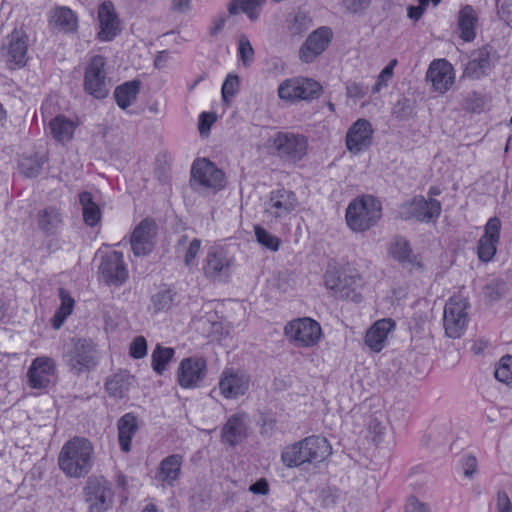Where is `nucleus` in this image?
<instances>
[{
  "mask_svg": "<svg viewBox=\"0 0 512 512\" xmlns=\"http://www.w3.org/2000/svg\"><path fill=\"white\" fill-rule=\"evenodd\" d=\"M99 360L98 345L91 338L74 336L63 346L62 362L74 376L93 371Z\"/></svg>",
  "mask_w": 512,
  "mask_h": 512,
  "instance_id": "obj_1",
  "label": "nucleus"
},
{
  "mask_svg": "<svg viewBox=\"0 0 512 512\" xmlns=\"http://www.w3.org/2000/svg\"><path fill=\"white\" fill-rule=\"evenodd\" d=\"M331 454V445L325 437L308 436L281 452V461L288 468L299 467L305 463H319Z\"/></svg>",
  "mask_w": 512,
  "mask_h": 512,
  "instance_id": "obj_2",
  "label": "nucleus"
},
{
  "mask_svg": "<svg viewBox=\"0 0 512 512\" xmlns=\"http://www.w3.org/2000/svg\"><path fill=\"white\" fill-rule=\"evenodd\" d=\"M93 452V445L88 439L74 437L63 445L58 458L59 467L69 477H84L92 468Z\"/></svg>",
  "mask_w": 512,
  "mask_h": 512,
  "instance_id": "obj_3",
  "label": "nucleus"
},
{
  "mask_svg": "<svg viewBox=\"0 0 512 512\" xmlns=\"http://www.w3.org/2000/svg\"><path fill=\"white\" fill-rule=\"evenodd\" d=\"M382 217L380 201L372 195L354 198L347 206L345 220L347 226L357 233H362L375 226Z\"/></svg>",
  "mask_w": 512,
  "mask_h": 512,
  "instance_id": "obj_4",
  "label": "nucleus"
},
{
  "mask_svg": "<svg viewBox=\"0 0 512 512\" xmlns=\"http://www.w3.org/2000/svg\"><path fill=\"white\" fill-rule=\"evenodd\" d=\"M270 142L275 155L285 162L296 163L307 154L308 140L299 133L279 131Z\"/></svg>",
  "mask_w": 512,
  "mask_h": 512,
  "instance_id": "obj_5",
  "label": "nucleus"
},
{
  "mask_svg": "<svg viewBox=\"0 0 512 512\" xmlns=\"http://www.w3.org/2000/svg\"><path fill=\"white\" fill-rule=\"evenodd\" d=\"M298 199L296 194L288 189L279 188L269 193L264 204V214L273 224L282 223L296 210Z\"/></svg>",
  "mask_w": 512,
  "mask_h": 512,
  "instance_id": "obj_6",
  "label": "nucleus"
},
{
  "mask_svg": "<svg viewBox=\"0 0 512 512\" xmlns=\"http://www.w3.org/2000/svg\"><path fill=\"white\" fill-rule=\"evenodd\" d=\"M28 37L23 30L14 29L7 35L0 47V59L10 70L24 67L27 64Z\"/></svg>",
  "mask_w": 512,
  "mask_h": 512,
  "instance_id": "obj_7",
  "label": "nucleus"
},
{
  "mask_svg": "<svg viewBox=\"0 0 512 512\" xmlns=\"http://www.w3.org/2000/svg\"><path fill=\"white\" fill-rule=\"evenodd\" d=\"M440 213L441 203L434 198L426 199L422 195L402 203L398 208V217L405 221L415 219L429 223L437 219Z\"/></svg>",
  "mask_w": 512,
  "mask_h": 512,
  "instance_id": "obj_8",
  "label": "nucleus"
},
{
  "mask_svg": "<svg viewBox=\"0 0 512 512\" xmlns=\"http://www.w3.org/2000/svg\"><path fill=\"white\" fill-rule=\"evenodd\" d=\"M233 261V257L222 246H212L204 259L203 273L213 282H227L231 276Z\"/></svg>",
  "mask_w": 512,
  "mask_h": 512,
  "instance_id": "obj_9",
  "label": "nucleus"
},
{
  "mask_svg": "<svg viewBox=\"0 0 512 512\" xmlns=\"http://www.w3.org/2000/svg\"><path fill=\"white\" fill-rule=\"evenodd\" d=\"M469 303L460 296H453L444 308L443 324L445 333L450 338H459L467 325V308Z\"/></svg>",
  "mask_w": 512,
  "mask_h": 512,
  "instance_id": "obj_10",
  "label": "nucleus"
},
{
  "mask_svg": "<svg viewBox=\"0 0 512 512\" xmlns=\"http://www.w3.org/2000/svg\"><path fill=\"white\" fill-rule=\"evenodd\" d=\"M277 92L279 98L286 101L310 100L320 95L321 86L313 79L294 77L282 81Z\"/></svg>",
  "mask_w": 512,
  "mask_h": 512,
  "instance_id": "obj_11",
  "label": "nucleus"
},
{
  "mask_svg": "<svg viewBox=\"0 0 512 512\" xmlns=\"http://www.w3.org/2000/svg\"><path fill=\"white\" fill-rule=\"evenodd\" d=\"M105 65V58L95 55L85 69L84 90L96 99H104L109 94Z\"/></svg>",
  "mask_w": 512,
  "mask_h": 512,
  "instance_id": "obj_12",
  "label": "nucleus"
},
{
  "mask_svg": "<svg viewBox=\"0 0 512 512\" xmlns=\"http://www.w3.org/2000/svg\"><path fill=\"white\" fill-rule=\"evenodd\" d=\"M89 512H105L113 502L114 493L104 477H91L84 488Z\"/></svg>",
  "mask_w": 512,
  "mask_h": 512,
  "instance_id": "obj_13",
  "label": "nucleus"
},
{
  "mask_svg": "<svg viewBox=\"0 0 512 512\" xmlns=\"http://www.w3.org/2000/svg\"><path fill=\"white\" fill-rule=\"evenodd\" d=\"M191 183L207 189L221 190L225 187V174L210 160L197 159L191 168Z\"/></svg>",
  "mask_w": 512,
  "mask_h": 512,
  "instance_id": "obj_14",
  "label": "nucleus"
},
{
  "mask_svg": "<svg viewBox=\"0 0 512 512\" xmlns=\"http://www.w3.org/2000/svg\"><path fill=\"white\" fill-rule=\"evenodd\" d=\"M285 334L297 346L310 347L318 343L321 337V326L311 318H299L285 326Z\"/></svg>",
  "mask_w": 512,
  "mask_h": 512,
  "instance_id": "obj_15",
  "label": "nucleus"
},
{
  "mask_svg": "<svg viewBox=\"0 0 512 512\" xmlns=\"http://www.w3.org/2000/svg\"><path fill=\"white\" fill-rule=\"evenodd\" d=\"M98 271L101 279L108 286L119 287L128 278L123 253L116 250L102 256Z\"/></svg>",
  "mask_w": 512,
  "mask_h": 512,
  "instance_id": "obj_16",
  "label": "nucleus"
},
{
  "mask_svg": "<svg viewBox=\"0 0 512 512\" xmlns=\"http://www.w3.org/2000/svg\"><path fill=\"white\" fill-rule=\"evenodd\" d=\"M207 363L202 357H187L181 360L177 370V382L184 389H194L206 377Z\"/></svg>",
  "mask_w": 512,
  "mask_h": 512,
  "instance_id": "obj_17",
  "label": "nucleus"
},
{
  "mask_svg": "<svg viewBox=\"0 0 512 512\" xmlns=\"http://www.w3.org/2000/svg\"><path fill=\"white\" fill-rule=\"evenodd\" d=\"M157 225L153 219H143L134 229L131 236V249L135 256H146L154 248Z\"/></svg>",
  "mask_w": 512,
  "mask_h": 512,
  "instance_id": "obj_18",
  "label": "nucleus"
},
{
  "mask_svg": "<svg viewBox=\"0 0 512 512\" xmlns=\"http://www.w3.org/2000/svg\"><path fill=\"white\" fill-rule=\"evenodd\" d=\"M332 30L327 26L314 30L302 44L299 57L304 63H311L322 54L332 39Z\"/></svg>",
  "mask_w": 512,
  "mask_h": 512,
  "instance_id": "obj_19",
  "label": "nucleus"
},
{
  "mask_svg": "<svg viewBox=\"0 0 512 512\" xmlns=\"http://www.w3.org/2000/svg\"><path fill=\"white\" fill-rule=\"evenodd\" d=\"M56 372V362L48 356H39L33 359L28 372V384L33 389L47 388L51 377Z\"/></svg>",
  "mask_w": 512,
  "mask_h": 512,
  "instance_id": "obj_20",
  "label": "nucleus"
},
{
  "mask_svg": "<svg viewBox=\"0 0 512 512\" xmlns=\"http://www.w3.org/2000/svg\"><path fill=\"white\" fill-rule=\"evenodd\" d=\"M374 130L366 119H358L348 129L346 134V147L353 154H358L368 148L372 143Z\"/></svg>",
  "mask_w": 512,
  "mask_h": 512,
  "instance_id": "obj_21",
  "label": "nucleus"
},
{
  "mask_svg": "<svg viewBox=\"0 0 512 512\" xmlns=\"http://www.w3.org/2000/svg\"><path fill=\"white\" fill-rule=\"evenodd\" d=\"M501 222L492 217L485 225V231L478 241V257L483 262H489L496 253V244L499 241Z\"/></svg>",
  "mask_w": 512,
  "mask_h": 512,
  "instance_id": "obj_22",
  "label": "nucleus"
},
{
  "mask_svg": "<svg viewBox=\"0 0 512 512\" xmlns=\"http://www.w3.org/2000/svg\"><path fill=\"white\" fill-rule=\"evenodd\" d=\"M426 78L432 83L435 91L446 92L454 81L451 64L445 59L434 60L428 68Z\"/></svg>",
  "mask_w": 512,
  "mask_h": 512,
  "instance_id": "obj_23",
  "label": "nucleus"
},
{
  "mask_svg": "<svg viewBox=\"0 0 512 512\" xmlns=\"http://www.w3.org/2000/svg\"><path fill=\"white\" fill-rule=\"evenodd\" d=\"M249 388V378L241 372L224 371L219 382L221 394L227 399H235L246 393Z\"/></svg>",
  "mask_w": 512,
  "mask_h": 512,
  "instance_id": "obj_24",
  "label": "nucleus"
},
{
  "mask_svg": "<svg viewBox=\"0 0 512 512\" xmlns=\"http://www.w3.org/2000/svg\"><path fill=\"white\" fill-rule=\"evenodd\" d=\"M496 51L489 45H485L473 53V58L466 64L465 74L473 79H480L487 75L492 68V57Z\"/></svg>",
  "mask_w": 512,
  "mask_h": 512,
  "instance_id": "obj_25",
  "label": "nucleus"
},
{
  "mask_svg": "<svg viewBox=\"0 0 512 512\" xmlns=\"http://www.w3.org/2000/svg\"><path fill=\"white\" fill-rule=\"evenodd\" d=\"M100 31L98 39L101 41H112L119 33V20L110 1L103 2L98 11Z\"/></svg>",
  "mask_w": 512,
  "mask_h": 512,
  "instance_id": "obj_26",
  "label": "nucleus"
},
{
  "mask_svg": "<svg viewBox=\"0 0 512 512\" xmlns=\"http://www.w3.org/2000/svg\"><path fill=\"white\" fill-rule=\"evenodd\" d=\"M35 221L38 229L46 236L56 235L62 228L64 217L59 207L46 206L37 211Z\"/></svg>",
  "mask_w": 512,
  "mask_h": 512,
  "instance_id": "obj_27",
  "label": "nucleus"
},
{
  "mask_svg": "<svg viewBox=\"0 0 512 512\" xmlns=\"http://www.w3.org/2000/svg\"><path fill=\"white\" fill-rule=\"evenodd\" d=\"M183 457L180 454H172L161 460L156 472L158 479L163 486L173 487L180 478Z\"/></svg>",
  "mask_w": 512,
  "mask_h": 512,
  "instance_id": "obj_28",
  "label": "nucleus"
},
{
  "mask_svg": "<svg viewBox=\"0 0 512 512\" xmlns=\"http://www.w3.org/2000/svg\"><path fill=\"white\" fill-rule=\"evenodd\" d=\"M479 17L471 5L462 6L457 13V30L464 42H472L476 38V27Z\"/></svg>",
  "mask_w": 512,
  "mask_h": 512,
  "instance_id": "obj_29",
  "label": "nucleus"
},
{
  "mask_svg": "<svg viewBox=\"0 0 512 512\" xmlns=\"http://www.w3.org/2000/svg\"><path fill=\"white\" fill-rule=\"evenodd\" d=\"M78 123L65 115H57L48 124V134L55 142L64 144L73 139Z\"/></svg>",
  "mask_w": 512,
  "mask_h": 512,
  "instance_id": "obj_30",
  "label": "nucleus"
},
{
  "mask_svg": "<svg viewBox=\"0 0 512 512\" xmlns=\"http://www.w3.org/2000/svg\"><path fill=\"white\" fill-rule=\"evenodd\" d=\"M395 327V322L390 318L376 321L367 331L365 344L375 352H380L388 333Z\"/></svg>",
  "mask_w": 512,
  "mask_h": 512,
  "instance_id": "obj_31",
  "label": "nucleus"
},
{
  "mask_svg": "<svg viewBox=\"0 0 512 512\" xmlns=\"http://www.w3.org/2000/svg\"><path fill=\"white\" fill-rule=\"evenodd\" d=\"M117 429L121 451L130 452L132 439L139 429L137 416L132 412L124 414L117 421Z\"/></svg>",
  "mask_w": 512,
  "mask_h": 512,
  "instance_id": "obj_32",
  "label": "nucleus"
},
{
  "mask_svg": "<svg viewBox=\"0 0 512 512\" xmlns=\"http://www.w3.org/2000/svg\"><path fill=\"white\" fill-rule=\"evenodd\" d=\"M222 441L230 446H236L247 437V426L244 416L232 415L223 426L221 431Z\"/></svg>",
  "mask_w": 512,
  "mask_h": 512,
  "instance_id": "obj_33",
  "label": "nucleus"
},
{
  "mask_svg": "<svg viewBox=\"0 0 512 512\" xmlns=\"http://www.w3.org/2000/svg\"><path fill=\"white\" fill-rule=\"evenodd\" d=\"M49 26L53 30L64 33L74 32L77 29V17L68 7H56L49 14Z\"/></svg>",
  "mask_w": 512,
  "mask_h": 512,
  "instance_id": "obj_34",
  "label": "nucleus"
},
{
  "mask_svg": "<svg viewBox=\"0 0 512 512\" xmlns=\"http://www.w3.org/2000/svg\"><path fill=\"white\" fill-rule=\"evenodd\" d=\"M363 280L360 275H345L340 286L334 293L339 299L350 300L355 303L362 301L361 288Z\"/></svg>",
  "mask_w": 512,
  "mask_h": 512,
  "instance_id": "obj_35",
  "label": "nucleus"
},
{
  "mask_svg": "<svg viewBox=\"0 0 512 512\" xmlns=\"http://www.w3.org/2000/svg\"><path fill=\"white\" fill-rule=\"evenodd\" d=\"M132 384V376L126 372L115 373L105 382V390L108 395L115 399L124 398Z\"/></svg>",
  "mask_w": 512,
  "mask_h": 512,
  "instance_id": "obj_36",
  "label": "nucleus"
},
{
  "mask_svg": "<svg viewBox=\"0 0 512 512\" xmlns=\"http://www.w3.org/2000/svg\"><path fill=\"white\" fill-rule=\"evenodd\" d=\"M140 85L141 83L139 80H131L115 88L114 98L121 109L128 108L132 102L136 100L140 91Z\"/></svg>",
  "mask_w": 512,
  "mask_h": 512,
  "instance_id": "obj_37",
  "label": "nucleus"
},
{
  "mask_svg": "<svg viewBox=\"0 0 512 512\" xmlns=\"http://www.w3.org/2000/svg\"><path fill=\"white\" fill-rule=\"evenodd\" d=\"M390 253L394 259L403 265L416 266L421 268V263L417 257L412 253L409 242L404 238H397L390 248Z\"/></svg>",
  "mask_w": 512,
  "mask_h": 512,
  "instance_id": "obj_38",
  "label": "nucleus"
},
{
  "mask_svg": "<svg viewBox=\"0 0 512 512\" xmlns=\"http://www.w3.org/2000/svg\"><path fill=\"white\" fill-rule=\"evenodd\" d=\"M79 203L82 207L84 223L90 227L96 226L101 219V210L93 196L88 191H83L79 194Z\"/></svg>",
  "mask_w": 512,
  "mask_h": 512,
  "instance_id": "obj_39",
  "label": "nucleus"
},
{
  "mask_svg": "<svg viewBox=\"0 0 512 512\" xmlns=\"http://www.w3.org/2000/svg\"><path fill=\"white\" fill-rule=\"evenodd\" d=\"M265 0H231L228 5L230 15H236L239 11L245 13L251 21L259 18V7Z\"/></svg>",
  "mask_w": 512,
  "mask_h": 512,
  "instance_id": "obj_40",
  "label": "nucleus"
},
{
  "mask_svg": "<svg viewBox=\"0 0 512 512\" xmlns=\"http://www.w3.org/2000/svg\"><path fill=\"white\" fill-rule=\"evenodd\" d=\"M174 355L175 350L173 348L163 347L160 344H157L151 355V365L153 370L158 375H162Z\"/></svg>",
  "mask_w": 512,
  "mask_h": 512,
  "instance_id": "obj_41",
  "label": "nucleus"
},
{
  "mask_svg": "<svg viewBox=\"0 0 512 512\" xmlns=\"http://www.w3.org/2000/svg\"><path fill=\"white\" fill-rule=\"evenodd\" d=\"M176 293L171 289H162L151 296V307L154 313L171 309Z\"/></svg>",
  "mask_w": 512,
  "mask_h": 512,
  "instance_id": "obj_42",
  "label": "nucleus"
},
{
  "mask_svg": "<svg viewBox=\"0 0 512 512\" xmlns=\"http://www.w3.org/2000/svg\"><path fill=\"white\" fill-rule=\"evenodd\" d=\"M43 164V159L37 155L31 157H23L19 162V169L21 173L26 177L33 178L39 175Z\"/></svg>",
  "mask_w": 512,
  "mask_h": 512,
  "instance_id": "obj_43",
  "label": "nucleus"
},
{
  "mask_svg": "<svg viewBox=\"0 0 512 512\" xmlns=\"http://www.w3.org/2000/svg\"><path fill=\"white\" fill-rule=\"evenodd\" d=\"M254 232L256 240L259 244L273 252L278 251L281 240L277 236L271 234L260 225H256L254 227Z\"/></svg>",
  "mask_w": 512,
  "mask_h": 512,
  "instance_id": "obj_44",
  "label": "nucleus"
},
{
  "mask_svg": "<svg viewBox=\"0 0 512 512\" xmlns=\"http://www.w3.org/2000/svg\"><path fill=\"white\" fill-rule=\"evenodd\" d=\"M495 378L508 386H512V356H503L494 371Z\"/></svg>",
  "mask_w": 512,
  "mask_h": 512,
  "instance_id": "obj_45",
  "label": "nucleus"
},
{
  "mask_svg": "<svg viewBox=\"0 0 512 512\" xmlns=\"http://www.w3.org/2000/svg\"><path fill=\"white\" fill-rule=\"evenodd\" d=\"M368 431L371 435H373V440L375 442H380L382 440L383 435L386 431V424L383 419V414H374L370 416L367 422Z\"/></svg>",
  "mask_w": 512,
  "mask_h": 512,
  "instance_id": "obj_46",
  "label": "nucleus"
},
{
  "mask_svg": "<svg viewBox=\"0 0 512 512\" xmlns=\"http://www.w3.org/2000/svg\"><path fill=\"white\" fill-rule=\"evenodd\" d=\"M506 293V285L503 281L492 280L485 285L484 295L490 301H497Z\"/></svg>",
  "mask_w": 512,
  "mask_h": 512,
  "instance_id": "obj_47",
  "label": "nucleus"
},
{
  "mask_svg": "<svg viewBox=\"0 0 512 512\" xmlns=\"http://www.w3.org/2000/svg\"><path fill=\"white\" fill-rule=\"evenodd\" d=\"M238 54L244 66L250 65L254 59V49L245 35L239 38Z\"/></svg>",
  "mask_w": 512,
  "mask_h": 512,
  "instance_id": "obj_48",
  "label": "nucleus"
},
{
  "mask_svg": "<svg viewBox=\"0 0 512 512\" xmlns=\"http://www.w3.org/2000/svg\"><path fill=\"white\" fill-rule=\"evenodd\" d=\"M239 77L237 75L229 74L222 85V98L225 102L233 98L239 87Z\"/></svg>",
  "mask_w": 512,
  "mask_h": 512,
  "instance_id": "obj_49",
  "label": "nucleus"
},
{
  "mask_svg": "<svg viewBox=\"0 0 512 512\" xmlns=\"http://www.w3.org/2000/svg\"><path fill=\"white\" fill-rule=\"evenodd\" d=\"M201 249V240L198 238H194L190 243L188 248L186 249L184 255V264L188 268H192L197 265L196 257Z\"/></svg>",
  "mask_w": 512,
  "mask_h": 512,
  "instance_id": "obj_50",
  "label": "nucleus"
},
{
  "mask_svg": "<svg viewBox=\"0 0 512 512\" xmlns=\"http://www.w3.org/2000/svg\"><path fill=\"white\" fill-rule=\"evenodd\" d=\"M130 356L134 359H141L147 354V341L143 336L134 338L130 345Z\"/></svg>",
  "mask_w": 512,
  "mask_h": 512,
  "instance_id": "obj_51",
  "label": "nucleus"
},
{
  "mask_svg": "<svg viewBox=\"0 0 512 512\" xmlns=\"http://www.w3.org/2000/svg\"><path fill=\"white\" fill-rule=\"evenodd\" d=\"M59 296L61 305L56 311L68 317L73 312L75 301L63 288L59 290Z\"/></svg>",
  "mask_w": 512,
  "mask_h": 512,
  "instance_id": "obj_52",
  "label": "nucleus"
},
{
  "mask_svg": "<svg viewBox=\"0 0 512 512\" xmlns=\"http://www.w3.org/2000/svg\"><path fill=\"white\" fill-rule=\"evenodd\" d=\"M484 106V100L482 96L476 92H471L467 95L464 102L466 110L471 112H481Z\"/></svg>",
  "mask_w": 512,
  "mask_h": 512,
  "instance_id": "obj_53",
  "label": "nucleus"
},
{
  "mask_svg": "<svg viewBox=\"0 0 512 512\" xmlns=\"http://www.w3.org/2000/svg\"><path fill=\"white\" fill-rule=\"evenodd\" d=\"M413 112L411 103L408 99L402 98L396 102L393 108V114L397 118L406 119L411 116Z\"/></svg>",
  "mask_w": 512,
  "mask_h": 512,
  "instance_id": "obj_54",
  "label": "nucleus"
},
{
  "mask_svg": "<svg viewBox=\"0 0 512 512\" xmlns=\"http://www.w3.org/2000/svg\"><path fill=\"white\" fill-rule=\"evenodd\" d=\"M343 277L338 273V270H328L324 275L325 286L327 289L331 290L333 294L340 286Z\"/></svg>",
  "mask_w": 512,
  "mask_h": 512,
  "instance_id": "obj_55",
  "label": "nucleus"
},
{
  "mask_svg": "<svg viewBox=\"0 0 512 512\" xmlns=\"http://www.w3.org/2000/svg\"><path fill=\"white\" fill-rule=\"evenodd\" d=\"M311 24V19L306 16L304 13H298L291 26V31L293 34H300L306 31Z\"/></svg>",
  "mask_w": 512,
  "mask_h": 512,
  "instance_id": "obj_56",
  "label": "nucleus"
},
{
  "mask_svg": "<svg viewBox=\"0 0 512 512\" xmlns=\"http://www.w3.org/2000/svg\"><path fill=\"white\" fill-rule=\"evenodd\" d=\"M216 121V116L213 113L202 112L199 115L198 129L200 134L208 132L212 124Z\"/></svg>",
  "mask_w": 512,
  "mask_h": 512,
  "instance_id": "obj_57",
  "label": "nucleus"
},
{
  "mask_svg": "<svg viewBox=\"0 0 512 512\" xmlns=\"http://www.w3.org/2000/svg\"><path fill=\"white\" fill-rule=\"evenodd\" d=\"M461 465L464 475L468 478H471L476 472L477 460L473 455H465L461 459Z\"/></svg>",
  "mask_w": 512,
  "mask_h": 512,
  "instance_id": "obj_58",
  "label": "nucleus"
},
{
  "mask_svg": "<svg viewBox=\"0 0 512 512\" xmlns=\"http://www.w3.org/2000/svg\"><path fill=\"white\" fill-rule=\"evenodd\" d=\"M371 0H343L344 7L351 13H359L367 9Z\"/></svg>",
  "mask_w": 512,
  "mask_h": 512,
  "instance_id": "obj_59",
  "label": "nucleus"
},
{
  "mask_svg": "<svg viewBox=\"0 0 512 512\" xmlns=\"http://www.w3.org/2000/svg\"><path fill=\"white\" fill-rule=\"evenodd\" d=\"M392 78L390 74V69H383L374 86L372 87V93H379L384 87L388 85V81Z\"/></svg>",
  "mask_w": 512,
  "mask_h": 512,
  "instance_id": "obj_60",
  "label": "nucleus"
},
{
  "mask_svg": "<svg viewBox=\"0 0 512 512\" xmlns=\"http://www.w3.org/2000/svg\"><path fill=\"white\" fill-rule=\"evenodd\" d=\"M497 512H512V504L505 491L497 493Z\"/></svg>",
  "mask_w": 512,
  "mask_h": 512,
  "instance_id": "obj_61",
  "label": "nucleus"
},
{
  "mask_svg": "<svg viewBox=\"0 0 512 512\" xmlns=\"http://www.w3.org/2000/svg\"><path fill=\"white\" fill-rule=\"evenodd\" d=\"M276 427V420L272 417H261L260 433L262 435L270 436Z\"/></svg>",
  "mask_w": 512,
  "mask_h": 512,
  "instance_id": "obj_62",
  "label": "nucleus"
},
{
  "mask_svg": "<svg viewBox=\"0 0 512 512\" xmlns=\"http://www.w3.org/2000/svg\"><path fill=\"white\" fill-rule=\"evenodd\" d=\"M427 4L419 2L418 6H408L407 16L414 21H418L426 10Z\"/></svg>",
  "mask_w": 512,
  "mask_h": 512,
  "instance_id": "obj_63",
  "label": "nucleus"
},
{
  "mask_svg": "<svg viewBox=\"0 0 512 512\" xmlns=\"http://www.w3.org/2000/svg\"><path fill=\"white\" fill-rule=\"evenodd\" d=\"M406 512H429L428 507L416 498H410L406 504Z\"/></svg>",
  "mask_w": 512,
  "mask_h": 512,
  "instance_id": "obj_64",
  "label": "nucleus"
}]
</instances>
